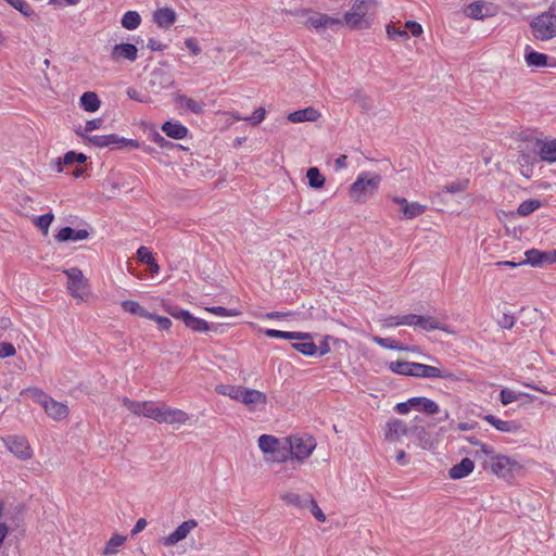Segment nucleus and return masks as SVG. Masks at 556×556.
<instances>
[{"mask_svg":"<svg viewBox=\"0 0 556 556\" xmlns=\"http://www.w3.org/2000/svg\"><path fill=\"white\" fill-rule=\"evenodd\" d=\"M393 202L400 205L402 213L407 219H413L426 211V206L418 202H408L405 198L394 197Z\"/></svg>","mask_w":556,"mask_h":556,"instance_id":"obj_17","label":"nucleus"},{"mask_svg":"<svg viewBox=\"0 0 556 556\" xmlns=\"http://www.w3.org/2000/svg\"><path fill=\"white\" fill-rule=\"evenodd\" d=\"M291 451L292 458L300 462L308 458L316 447V441L312 435H292L286 438Z\"/></svg>","mask_w":556,"mask_h":556,"instance_id":"obj_4","label":"nucleus"},{"mask_svg":"<svg viewBox=\"0 0 556 556\" xmlns=\"http://www.w3.org/2000/svg\"><path fill=\"white\" fill-rule=\"evenodd\" d=\"M307 508H309L312 515L318 520V521H325L326 516L320 509V507L317 505L316 501L312 497V502H308Z\"/></svg>","mask_w":556,"mask_h":556,"instance_id":"obj_60","label":"nucleus"},{"mask_svg":"<svg viewBox=\"0 0 556 556\" xmlns=\"http://www.w3.org/2000/svg\"><path fill=\"white\" fill-rule=\"evenodd\" d=\"M77 135L85 138V140L94 147L98 148H106V147H130L132 149L139 148V142L137 140L132 139H126L123 137H118L117 135H93V136H86L80 130L76 131Z\"/></svg>","mask_w":556,"mask_h":556,"instance_id":"obj_3","label":"nucleus"},{"mask_svg":"<svg viewBox=\"0 0 556 556\" xmlns=\"http://www.w3.org/2000/svg\"><path fill=\"white\" fill-rule=\"evenodd\" d=\"M239 402L253 409L257 405H265L267 403V396L258 390L243 387Z\"/></svg>","mask_w":556,"mask_h":556,"instance_id":"obj_15","label":"nucleus"},{"mask_svg":"<svg viewBox=\"0 0 556 556\" xmlns=\"http://www.w3.org/2000/svg\"><path fill=\"white\" fill-rule=\"evenodd\" d=\"M122 26L128 30H134L139 27L141 16L136 11H127L122 17Z\"/></svg>","mask_w":556,"mask_h":556,"instance_id":"obj_38","label":"nucleus"},{"mask_svg":"<svg viewBox=\"0 0 556 556\" xmlns=\"http://www.w3.org/2000/svg\"><path fill=\"white\" fill-rule=\"evenodd\" d=\"M174 83L173 76L164 70L156 68L151 73L150 85L153 88L169 89Z\"/></svg>","mask_w":556,"mask_h":556,"instance_id":"obj_20","label":"nucleus"},{"mask_svg":"<svg viewBox=\"0 0 556 556\" xmlns=\"http://www.w3.org/2000/svg\"><path fill=\"white\" fill-rule=\"evenodd\" d=\"M483 419L502 432L516 433L520 430V425L515 420H502L494 415H485Z\"/></svg>","mask_w":556,"mask_h":556,"instance_id":"obj_21","label":"nucleus"},{"mask_svg":"<svg viewBox=\"0 0 556 556\" xmlns=\"http://www.w3.org/2000/svg\"><path fill=\"white\" fill-rule=\"evenodd\" d=\"M320 117V113L313 106L294 111L288 114L287 118L291 123L316 122Z\"/></svg>","mask_w":556,"mask_h":556,"instance_id":"obj_22","label":"nucleus"},{"mask_svg":"<svg viewBox=\"0 0 556 556\" xmlns=\"http://www.w3.org/2000/svg\"><path fill=\"white\" fill-rule=\"evenodd\" d=\"M161 407L162 404L154 403L151 401L142 402V410L141 416L154 419L155 421H161Z\"/></svg>","mask_w":556,"mask_h":556,"instance_id":"obj_35","label":"nucleus"},{"mask_svg":"<svg viewBox=\"0 0 556 556\" xmlns=\"http://www.w3.org/2000/svg\"><path fill=\"white\" fill-rule=\"evenodd\" d=\"M491 469L496 476L510 481L520 473L522 466L516 459L497 455L492 458Z\"/></svg>","mask_w":556,"mask_h":556,"instance_id":"obj_5","label":"nucleus"},{"mask_svg":"<svg viewBox=\"0 0 556 556\" xmlns=\"http://www.w3.org/2000/svg\"><path fill=\"white\" fill-rule=\"evenodd\" d=\"M343 23L351 29L361 30L370 27L371 18L350 10L344 14L342 24Z\"/></svg>","mask_w":556,"mask_h":556,"instance_id":"obj_16","label":"nucleus"},{"mask_svg":"<svg viewBox=\"0 0 556 556\" xmlns=\"http://www.w3.org/2000/svg\"><path fill=\"white\" fill-rule=\"evenodd\" d=\"M100 99L96 92L87 91L80 97V105L87 112H96L100 108Z\"/></svg>","mask_w":556,"mask_h":556,"instance_id":"obj_30","label":"nucleus"},{"mask_svg":"<svg viewBox=\"0 0 556 556\" xmlns=\"http://www.w3.org/2000/svg\"><path fill=\"white\" fill-rule=\"evenodd\" d=\"M517 400H518V394L515 391L507 389V388L502 389L501 402L503 405H508Z\"/></svg>","mask_w":556,"mask_h":556,"instance_id":"obj_56","label":"nucleus"},{"mask_svg":"<svg viewBox=\"0 0 556 556\" xmlns=\"http://www.w3.org/2000/svg\"><path fill=\"white\" fill-rule=\"evenodd\" d=\"M122 403L125 407H127V409H129L132 414L137 415V416H141V410H142V402H135V401H131L127 397H124L122 400Z\"/></svg>","mask_w":556,"mask_h":556,"instance_id":"obj_54","label":"nucleus"},{"mask_svg":"<svg viewBox=\"0 0 556 556\" xmlns=\"http://www.w3.org/2000/svg\"><path fill=\"white\" fill-rule=\"evenodd\" d=\"M21 395L28 396L36 401L37 403L41 404L43 406V403L49 400L50 396H48L41 389L37 387H30L23 389L21 391Z\"/></svg>","mask_w":556,"mask_h":556,"instance_id":"obj_41","label":"nucleus"},{"mask_svg":"<svg viewBox=\"0 0 556 556\" xmlns=\"http://www.w3.org/2000/svg\"><path fill=\"white\" fill-rule=\"evenodd\" d=\"M380 182V175L362 172L350 187L351 197L363 203L378 190Z\"/></svg>","mask_w":556,"mask_h":556,"instance_id":"obj_1","label":"nucleus"},{"mask_svg":"<svg viewBox=\"0 0 556 556\" xmlns=\"http://www.w3.org/2000/svg\"><path fill=\"white\" fill-rule=\"evenodd\" d=\"M283 440H279L278 438L270 434H262L258 438V447L266 455V457H270L274 451L280 446Z\"/></svg>","mask_w":556,"mask_h":556,"instance_id":"obj_27","label":"nucleus"},{"mask_svg":"<svg viewBox=\"0 0 556 556\" xmlns=\"http://www.w3.org/2000/svg\"><path fill=\"white\" fill-rule=\"evenodd\" d=\"M207 312L217 315V316H235L237 315L236 311L228 309L223 306H211L205 308Z\"/></svg>","mask_w":556,"mask_h":556,"instance_id":"obj_61","label":"nucleus"},{"mask_svg":"<svg viewBox=\"0 0 556 556\" xmlns=\"http://www.w3.org/2000/svg\"><path fill=\"white\" fill-rule=\"evenodd\" d=\"M179 100L181 103H184L185 108L188 109L189 111L195 113V114H200L203 112V104L191 99V98H187L185 96H179Z\"/></svg>","mask_w":556,"mask_h":556,"instance_id":"obj_51","label":"nucleus"},{"mask_svg":"<svg viewBox=\"0 0 556 556\" xmlns=\"http://www.w3.org/2000/svg\"><path fill=\"white\" fill-rule=\"evenodd\" d=\"M184 324L186 325V327L192 329L193 331H198V332H205V331H216L217 329L216 328H212L207 321H205L204 319H201V318H198V317H194L193 315L189 314L186 318V320L184 321Z\"/></svg>","mask_w":556,"mask_h":556,"instance_id":"obj_33","label":"nucleus"},{"mask_svg":"<svg viewBox=\"0 0 556 556\" xmlns=\"http://www.w3.org/2000/svg\"><path fill=\"white\" fill-rule=\"evenodd\" d=\"M11 7L20 11L25 16L34 15V10L25 0H5Z\"/></svg>","mask_w":556,"mask_h":556,"instance_id":"obj_48","label":"nucleus"},{"mask_svg":"<svg viewBox=\"0 0 556 556\" xmlns=\"http://www.w3.org/2000/svg\"><path fill=\"white\" fill-rule=\"evenodd\" d=\"M162 130L165 132L167 137H170L173 139H184L188 134L187 127L177 122L164 123L162 126Z\"/></svg>","mask_w":556,"mask_h":556,"instance_id":"obj_28","label":"nucleus"},{"mask_svg":"<svg viewBox=\"0 0 556 556\" xmlns=\"http://www.w3.org/2000/svg\"><path fill=\"white\" fill-rule=\"evenodd\" d=\"M413 365H414V362L397 361V362L390 363L389 368L394 374L412 377L413 376Z\"/></svg>","mask_w":556,"mask_h":556,"instance_id":"obj_40","label":"nucleus"},{"mask_svg":"<svg viewBox=\"0 0 556 556\" xmlns=\"http://www.w3.org/2000/svg\"><path fill=\"white\" fill-rule=\"evenodd\" d=\"M529 47L527 48V52L525 54V60L528 66L530 67H545L547 66V60L548 56L544 53L536 52L533 50L528 51Z\"/></svg>","mask_w":556,"mask_h":556,"instance_id":"obj_29","label":"nucleus"},{"mask_svg":"<svg viewBox=\"0 0 556 556\" xmlns=\"http://www.w3.org/2000/svg\"><path fill=\"white\" fill-rule=\"evenodd\" d=\"M266 115V111L263 108L256 109L251 116L248 117H241L239 115H235V118L238 121H247L250 122L252 125H258L261 122L264 121Z\"/></svg>","mask_w":556,"mask_h":556,"instance_id":"obj_50","label":"nucleus"},{"mask_svg":"<svg viewBox=\"0 0 556 556\" xmlns=\"http://www.w3.org/2000/svg\"><path fill=\"white\" fill-rule=\"evenodd\" d=\"M416 327L426 331L437 329L445 331V328L441 325V323L432 316L417 315Z\"/></svg>","mask_w":556,"mask_h":556,"instance_id":"obj_31","label":"nucleus"},{"mask_svg":"<svg viewBox=\"0 0 556 556\" xmlns=\"http://www.w3.org/2000/svg\"><path fill=\"white\" fill-rule=\"evenodd\" d=\"M388 430L386 432L387 440L395 441L401 437L407 434V426L403 420L392 419L387 425Z\"/></svg>","mask_w":556,"mask_h":556,"instance_id":"obj_25","label":"nucleus"},{"mask_svg":"<svg viewBox=\"0 0 556 556\" xmlns=\"http://www.w3.org/2000/svg\"><path fill=\"white\" fill-rule=\"evenodd\" d=\"M125 541H126V538L123 535H118V534L113 535L109 540V542L103 551V554L104 555L115 554L116 553L115 548L122 546L125 543Z\"/></svg>","mask_w":556,"mask_h":556,"instance_id":"obj_47","label":"nucleus"},{"mask_svg":"<svg viewBox=\"0 0 556 556\" xmlns=\"http://www.w3.org/2000/svg\"><path fill=\"white\" fill-rule=\"evenodd\" d=\"M53 218L54 216L52 213L43 214L36 219V226L41 229L45 235H47Z\"/></svg>","mask_w":556,"mask_h":556,"instance_id":"obj_52","label":"nucleus"},{"mask_svg":"<svg viewBox=\"0 0 556 556\" xmlns=\"http://www.w3.org/2000/svg\"><path fill=\"white\" fill-rule=\"evenodd\" d=\"M137 258L139 262L148 265L149 263H152L153 255L150 249H148L147 247H140L137 250Z\"/></svg>","mask_w":556,"mask_h":556,"instance_id":"obj_55","label":"nucleus"},{"mask_svg":"<svg viewBox=\"0 0 556 556\" xmlns=\"http://www.w3.org/2000/svg\"><path fill=\"white\" fill-rule=\"evenodd\" d=\"M289 458H292L291 451L288 444L287 439H283V442L280 444L279 447H277L274 453L270 455V457H266L267 462H274V463H283L288 460Z\"/></svg>","mask_w":556,"mask_h":556,"instance_id":"obj_32","label":"nucleus"},{"mask_svg":"<svg viewBox=\"0 0 556 556\" xmlns=\"http://www.w3.org/2000/svg\"><path fill=\"white\" fill-rule=\"evenodd\" d=\"M468 181L462 180V181H453L445 186V191L448 193H458L464 191L467 188Z\"/></svg>","mask_w":556,"mask_h":556,"instance_id":"obj_57","label":"nucleus"},{"mask_svg":"<svg viewBox=\"0 0 556 556\" xmlns=\"http://www.w3.org/2000/svg\"><path fill=\"white\" fill-rule=\"evenodd\" d=\"M351 98L353 99V101L359 106V109L363 111V112H368L371 110L372 105H371V101L369 100V98L364 94L361 90H355L352 94H351Z\"/></svg>","mask_w":556,"mask_h":556,"instance_id":"obj_45","label":"nucleus"},{"mask_svg":"<svg viewBox=\"0 0 556 556\" xmlns=\"http://www.w3.org/2000/svg\"><path fill=\"white\" fill-rule=\"evenodd\" d=\"M530 26L535 39L544 41L556 37V5L533 18Z\"/></svg>","mask_w":556,"mask_h":556,"instance_id":"obj_2","label":"nucleus"},{"mask_svg":"<svg viewBox=\"0 0 556 556\" xmlns=\"http://www.w3.org/2000/svg\"><path fill=\"white\" fill-rule=\"evenodd\" d=\"M282 500L290 505H293L299 508H304V507H307L308 502H312V495L311 494L300 495L298 493L290 492V493L283 494Z\"/></svg>","mask_w":556,"mask_h":556,"instance_id":"obj_34","label":"nucleus"},{"mask_svg":"<svg viewBox=\"0 0 556 556\" xmlns=\"http://www.w3.org/2000/svg\"><path fill=\"white\" fill-rule=\"evenodd\" d=\"M15 353H16V351L12 343H9V342L0 343V358L13 356Z\"/></svg>","mask_w":556,"mask_h":556,"instance_id":"obj_64","label":"nucleus"},{"mask_svg":"<svg viewBox=\"0 0 556 556\" xmlns=\"http://www.w3.org/2000/svg\"><path fill=\"white\" fill-rule=\"evenodd\" d=\"M417 378H441L447 380H455L456 377L453 372L439 367L426 365L421 363H415L413 365V376Z\"/></svg>","mask_w":556,"mask_h":556,"instance_id":"obj_8","label":"nucleus"},{"mask_svg":"<svg viewBox=\"0 0 556 556\" xmlns=\"http://www.w3.org/2000/svg\"><path fill=\"white\" fill-rule=\"evenodd\" d=\"M473 468V462L466 457L450 469L448 476L451 479H462L472 472Z\"/></svg>","mask_w":556,"mask_h":556,"instance_id":"obj_26","label":"nucleus"},{"mask_svg":"<svg viewBox=\"0 0 556 556\" xmlns=\"http://www.w3.org/2000/svg\"><path fill=\"white\" fill-rule=\"evenodd\" d=\"M43 409L47 413V415L54 420H62L66 418L70 414L67 405L58 402L52 397H49V400L43 403Z\"/></svg>","mask_w":556,"mask_h":556,"instance_id":"obj_18","label":"nucleus"},{"mask_svg":"<svg viewBox=\"0 0 556 556\" xmlns=\"http://www.w3.org/2000/svg\"><path fill=\"white\" fill-rule=\"evenodd\" d=\"M75 157H76V152L70 151V152H67L64 155L62 161L61 160L56 161V169H58V172H62L63 170L62 165H72V164H74L75 163Z\"/></svg>","mask_w":556,"mask_h":556,"instance_id":"obj_62","label":"nucleus"},{"mask_svg":"<svg viewBox=\"0 0 556 556\" xmlns=\"http://www.w3.org/2000/svg\"><path fill=\"white\" fill-rule=\"evenodd\" d=\"M148 319L155 320L161 330H168L172 326V320L167 317L152 314V317H148Z\"/></svg>","mask_w":556,"mask_h":556,"instance_id":"obj_63","label":"nucleus"},{"mask_svg":"<svg viewBox=\"0 0 556 556\" xmlns=\"http://www.w3.org/2000/svg\"><path fill=\"white\" fill-rule=\"evenodd\" d=\"M416 402H418V400L410 397L406 402L396 404L395 410L401 415L407 414L412 407H416Z\"/></svg>","mask_w":556,"mask_h":556,"instance_id":"obj_59","label":"nucleus"},{"mask_svg":"<svg viewBox=\"0 0 556 556\" xmlns=\"http://www.w3.org/2000/svg\"><path fill=\"white\" fill-rule=\"evenodd\" d=\"M198 522L193 519H189L184 521L180 526H178L170 534L161 539V543L164 546H174L178 542L185 540L188 534L197 528Z\"/></svg>","mask_w":556,"mask_h":556,"instance_id":"obj_11","label":"nucleus"},{"mask_svg":"<svg viewBox=\"0 0 556 556\" xmlns=\"http://www.w3.org/2000/svg\"><path fill=\"white\" fill-rule=\"evenodd\" d=\"M372 341L380 345L381 348L389 349V350H397V351H407L409 348L402 345L397 341L391 338H381V337H374Z\"/></svg>","mask_w":556,"mask_h":556,"instance_id":"obj_44","label":"nucleus"},{"mask_svg":"<svg viewBox=\"0 0 556 556\" xmlns=\"http://www.w3.org/2000/svg\"><path fill=\"white\" fill-rule=\"evenodd\" d=\"M122 307L125 312H128L132 315H138V316L144 317V318L152 317V313L148 312L143 306H141L136 301H130V300L124 301V302H122Z\"/></svg>","mask_w":556,"mask_h":556,"instance_id":"obj_37","label":"nucleus"},{"mask_svg":"<svg viewBox=\"0 0 556 556\" xmlns=\"http://www.w3.org/2000/svg\"><path fill=\"white\" fill-rule=\"evenodd\" d=\"M387 34L390 39H396V38L407 39L408 38V34H407L406 29L397 28L394 24L388 25Z\"/></svg>","mask_w":556,"mask_h":556,"instance_id":"obj_53","label":"nucleus"},{"mask_svg":"<svg viewBox=\"0 0 556 556\" xmlns=\"http://www.w3.org/2000/svg\"><path fill=\"white\" fill-rule=\"evenodd\" d=\"M64 274L67 276V290L70 294L79 301H85L89 292L88 282L83 271L78 267H72L65 269Z\"/></svg>","mask_w":556,"mask_h":556,"instance_id":"obj_6","label":"nucleus"},{"mask_svg":"<svg viewBox=\"0 0 556 556\" xmlns=\"http://www.w3.org/2000/svg\"><path fill=\"white\" fill-rule=\"evenodd\" d=\"M153 21L161 28H169L176 22V13L170 8H161L154 12Z\"/></svg>","mask_w":556,"mask_h":556,"instance_id":"obj_24","label":"nucleus"},{"mask_svg":"<svg viewBox=\"0 0 556 556\" xmlns=\"http://www.w3.org/2000/svg\"><path fill=\"white\" fill-rule=\"evenodd\" d=\"M527 148L540 154L542 161L556 162V139L544 141L541 139L527 140Z\"/></svg>","mask_w":556,"mask_h":556,"instance_id":"obj_7","label":"nucleus"},{"mask_svg":"<svg viewBox=\"0 0 556 556\" xmlns=\"http://www.w3.org/2000/svg\"><path fill=\"white\" fill-rule=\"evenodd\" d=\"M161 409L162 410H161L160 424L165 422V424H170V425H175V424L182 425L189 420V415L181 409L172 408L165 404H162Z\"/></svg>","mask_w":556,"mask_h":556,"instance_id":"obj_14","label":"nucleus"},{"mask_svg":"<svg viewBox=\"0 0 556 556\" xmlns=\"http://www.w3.org/2000/svg\"><path fill=\"white\" fill-rule=\"evenodd\" d=\"M497 12L496 5L490 2L484 1H476L467 5L465 9V14L468 17L475 20H482L486 16H493Z\"/></svg>","mask_w":556,"mask_h":556,"instance_id":"obj_12","label":"nucleus"},{"mask_svg":"<svg viewBox=\"0 0 556 556\" xmlns=\"http://www.w3.org/2000/svg\"><path fill=\"white\" fill-rule=\"evenodd\" d=\"M166 312L174 318L181 319L182 321H185L187 316L190 314L188 311L178 306H167Z\"/></svg>","mask_w":556,"mask_h":556,"instance_id":"obj_58","label":"nucleus"},{"mask_svg":"<svg viewBox=\"0 0 556 556\" xmlns=\"http://www.w3.org/2000/svg\"><path fill=\"white\" fill-rule=\"evenodd\" d=\"M89 237V232L86 229H78L75 230L72 227H63L59 230V232L55 235V239L59 242H65V241H81L86 240Z\"/></svg>","mask_w":556,"mask_h":556,"instance_id":"obj_23","label":"nucleus"},{"mask_svg":"<svg viewBox=\"0 0 556 556\" xmlns=\"http://www.w3.org/2000/svg\"><path fill=\"white\" fill-rule=\"evenodd\" d=\"M377 4V0H355L351 10L365 17H370L369 13L371 10L376 9Z\"/></svg>","mask_w":556,"mask_h":556,"instance_id":"obj_36","label":"nucleus"},{"mask_svg":"<svg viewBox=\"0 0 556 556\" xmlns=\"http://www.w3.org/2000/svg\"><path fill=\"white\" fill-rule=\"evenodd\" d=\"M265 334L268 338H275V339H286V340H293L295 338H301L302 334L296 331H281L276 329H267L265 331Z\"/></svg>","mask_w":556,"mask_h":556,"instance_id":"obj_46","label":"nucleus"},{"mask_svg":"<svg viewBox=\"0 0 556 556\" xmlns=\"http://www.w3.org/2000/svg\"><path fill=\"white\" fill-rule=\"evenodd\" d=\"M138 49L132 43H118L115 45L112 50L110 58L113 62H121L127 60L134 62L137 60Z\"/></svg>","mask_w":556,"mask_h":556,"instance_id":"obj_13","label":"nucleus"},{"mask_svg":"<svg viewBox=\"0 0 556 556\" xmlns=\"http://www.w3.org/2000/svg\"><path fill=\"white\" fill-rule=\"evenodd\" d=\"M301 338H295L296 342L292 343V348L305 356L317 355V345L313 342L309 333L300 332Z\"/></svg>","mask_w":556,"mask_h":556,"instance_id":"obj_19","label":"nucleus"},{"mask_svg":"<svg viewBox=\"0 0 556 556\" xmlns=\"http://www.w3.org/2000/svg\"><path fill=\"white\" fill-rule=\"evenodd\" d=\"M525 264H531L532 266H539L543 264V252L532 249L525 253Z\"/></svg>","mask_w":556,"mask_h":556,"instance_id":"obj_49","label":"nucleus"},{"mask_svg":"<svg viewBox=\"0 0 556 556\" xmlns=\"http://www.w3.org/2000/svg\"><path fill=\"white\" fill-rule=\"evenodd\" d=\"M415 399L418 400L415 408H418L428 415H435L439 413V405L434 401L422 396H417Z\"/></svg>","mask_w":556,"mask_h":556,"instance_id":"obj_39","label":"nucleus"},{"mask_svg":"<svg viewBox=\"0 0 556 556\" xmlns=\"http://www.w3.org/2000/svg\"><path fill=\"white\" fill-rule=\"evenodd\" d=\"M305 24L308 27L316 29L317 31H321L325 29H332L334 27L342 26V20L329 16L327 14L313 12L307 17Z\"/></svg>","mask_w":556,"mask_h":556,"instance_id":"obj_9","label":"nucleus"},{"mask_svg":"<svg viewBox=\"0 0 556 556\" xmlns=\"http://www.w3.org/2000/svg\"><path fill=\"white\" fill-rule=\"evenodd\" d=\"M309 187L319 189L325 185V178L317 167H309L306 173Z\"/></svg>","mask_w":556,"mask_h":556,"instance_id":"obj_42","label":"nucleus"},{"mask_svg":"<svg viewBox=\"0 0 556 556\" xmlns=\"http://www.w3.org/2000/svg\"><path fill=\"white\" fill-rule=\"evenodd\" d=\"M4 444L8 450L13 453L20 459H29L33 455L31 448L27 440L23 437L12 435L4 440Z\"/></svg>","mask_w":556,"mask_h":556,"instance_id":"obj_10","label":"nucleus"},{"mask_svg":"<svg viewBox=\"0 0 556 556\" xmlns=\"http://www.w3.org/2000/svg\"><path fill=\"white\" fill-rule=\"evenodd\" d=\"M542 205L543 203L540 200H526L519 204L517 212L520 216H528L535 210L540 208Z\"/></svg>","mask_w":556,"mask_h":556,"instance_id":"obj_43","label":"nucleus"}]
</instances>
